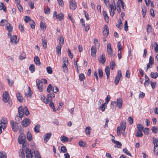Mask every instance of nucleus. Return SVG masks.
Instances as JSON below:
<instances>
[{
	"instance_id": "38",
	"label": "nucleus",
	"mask_w": 158,
	"mask_h": 158,
	"mask_svg": "<svg viewBox=\"0 0 158 158\" xmlns=\"http://www.w3.org/2000/svg\"><path fill=\"white\" fill-rule=\"evenodd\" d=\"M27 137L28 140L30 141L32 139V136L30 132H28L27 134Z\"/></svg>"
},
{
	"instance_id": "56",
	"label": "nucleus",
	"mask_w": 158,
	"mask_h": 158,
	"mask_svg": "<svg viewBox=\"0 0 158 158\" xmlns=\"http://www.w3.org/2000/svg\"><path fill=\"white\" fill-rule=\"evenodd\" d=\"M32 20H31L30 17L29 16H26L25 17V19H24V20L26 23H27L28 22H31V21Z\"/></svg>"
},
{
	"instance_id": "61",
	"label": "nucleus",
	"mask_w": 158,
	"mask_h": 158,
	"mask_svg": "<svg viewBox=\"0 0 158 158\" xmlns=\"http://www.w3.org/2000/svg\"><path fill=\"white\" fill-rule=\"evenodd\" d=\"M152 130V132L154 133V134H156L157 132V128L155 127H153Z\"/></svg>"
},
{
	"instance_id": "21",
	"label": "nucleus",
	"mask_w": 158,
	"mask_h": 158,
	"mask_svg": "<svg viewBox=\"0 0 158 158\" xmlns=\"http://www.w3.org/2000/svg\"><path fill=\"white\" fill-rule=\"evenodd\" d=\"M41 100H43V101L46 104H47L49 102H50L49 100L47 98H46V97L43 95H41Z\"/></svg>"
},
{
	"instance_id": "29",
	"label": "nucleus",
	"mask_w": 158,
	"mask_h": 158,
	"mask_svg": "<svg viewBox=\"0 0 158 158\" xmlns=\"http://www.w3.org/2000/svg\"><path fill=\"white\" fill-rule=\"evenodd\" d=\"M29 69L31 73H34L35 71V67L34 65L33 64H31L29 66Z\"/></svg>"
},
{
	"instance_id": "8",
	"label": "nucleus",
	"mask_w": 158,
	"mask_h": 158,
	"mask_svg": "<svg viewBox=\"0 0 158 158\" xmlns=\"http://www.w3.org/2000/svg\"><path fill=\"white\" fill-rule=\"evenodd\" d=\"M36 82L38 89L40 92H42L43 91L42 88V81L39 79H37L36 81Z\"/></svg>"
},
{
	"instance_id": "19",
	"label": "nucleus",
	"mask_w": 158,
	"mask_h": 158,
	"mask_svg": "<svg viewBox=\"0 0 158 158\" xmlns=\"http://www.w3.org/2000/svg\"><path fill=\"white\" fill-rule=\"evenodd\" d=\"M117 105L118 107L121 108L123 104V101L120 98H118L117 100Z\"/></svg>"
},
{
	"instance_id": "35",
	"label": "nucleus",
	"mask_w": 158,
	"mask_h": 158,
	"mask_svg": "<svg viewBox=\"0 0 158 158\" xmlns=\"http://www.w3.org/2000/svg\"><path fill=\"white\" fill-rule=\"evenodd\" d=\"M107 107V103H105L103 104H102L100 107V108L101 110L102 111H105V108Z\"/></svg>"
},
{
	"instance_id": "42",
	"label": "nucleus",
	"mask_w": 158,
	"mask_h": 158,
	"mask_svg": "<svg viewBox=\"0 0 158 158\" xmlns=\"http://www.w3.org/2000/svg\"><path fill=\"white\" fill-rule=\"evenodd\" d=\"M123 151L125 153L129 155V156H132L131 153L129 152L128 151V150L126 148H123Z\"/></svg>"
},
{
	"instance_id": "1",
	"label": "nucleus",
	"mask_w": 158,
	"mask_h": 158,
	"mask_svg": "<svg viewBox=\"0 0 158 158\" xmlns=\"http://www.w3.org/2000/svg\"><path fill=\"white\" fill-rule=\"evenodd\" d=\"M26 156L27 158H41L40 153L38 151L34 150L31 152L29 148H27L26 150Z\"/></svg>"
},
{
	"instance_id": "18",
	"label": "nucleus",
	"mask_w": 158,
	"mask_h": 158,
	"mask_svg": "<svg viewBox=\"0 0 158 158\" xmlns=\"http://www.w3.org/2000/svg\"><path fill=\"white\" fill-rule=\"evenodd\" d=\"M126 123L125 121H122L120 123V127H121L122 130L124 131H125L126 129Z\"/></svg>"
},
{
	"instance_id": "57",
	"label": "nucleus",
	"mask_w": 158,
	"mask_h": 158,
	"mask_svg": "<svg viewBox=\"0 0 158 158\" xmlns=\"http://www.w3.org/2000/svg\"><path fill=\"white\" fill-rule=\"evenodd\" d=\"M42 44L43 45V47L46 48L47 47V43L46 42V40H42Z\"/></svg>"
},
{
	"instance_id": "58",
	"label": "nucleus",
	"mask_w": 158,
	"mask_h": 158,
	"mask_svg": "<svg viewBox=\"0 0 158 158\" xmlns=\"http://www.w3.org/2000/svg\"><path fill=\"white\" fill-rule=\"evenodd\" d=\"M61 152L63 153H65L67 151V150L66 149L65 147L64 146L61 147Z\"/></svg>"
},
{
	"instance_id": "30",
	"label": "nucleus",
	"mask_w": 158,
	"mask_h": 158,
	"mask_svg": "<svg viewBox=\"0 0 158 158\" xmlns=\"http://www.w3.org/2000/svg\"><path fill=\"white\" fill-rule=\"evenodd\" d=\"M40 127V125L39 124L36 125L34 128V130L35 132L36 133H39L40 132L39 130Z\"/></svg>"
},
{
	"instance_id": "46",
	"label": "nucleus",
	"mask_w": 158,
	"mask_h": 158,
	"mask_svg": "<svg viewBox=\"0 0 158 158\" xmlns=\"http://www.w3.org/2000/svg\"><path fill=\"white\" fill-rule=\"evenodd\" d=\"M40 27L41 29H42L43 30H45L46 27V25L45 23L42 22H41L40 23Z\"/></svg>"
},
{
	"instance_id": "2",
	"label": "nucleus",
	"mask_w": 158,
	"mask_h": 158,
	"mask_svg": "<svg viewBox=\"0 0 158 158\" xmlns=\"http://www.w3.org/2000/svg\"><path fill=\"white\" fill-rule=\"evenodd\" d=\"M2 100L5 103H8L10 106L12 105V102L10 100L9 94L7 92L5 91L3 93Z\"/></svg>"
},
{
	"instance_id": "4",
	"label": "nucleus",
	"mask_w": 158,
	"mask_h": 158,
	"mask_svg": "<svg viewBox=\"0 0 158 158\" xmlns=\"http://www.w3.org/2000/svg\"><path fill=\"white\" fill-rule=\"evenodd\" d=\"M53 17L59 21H61L64 19V15L62 13H60L58 14L56 11L54 12Z\"/></svg>"
},
{
	"instance_id": "20",
	"label": "nucleus",
	"mask_w": 158,
	"mask_h": 158,
	"mask_svg": "<svg viewBox=\"0 0 158 158\" xmlns=\"http://www.w3.org/2000/svg\"><path fill=\"white\" fill-rule=\"evenodd\" d=\"M6 28L8 31H12V26L11 24L7 23L6 24Z\"/></svg>"
},
{
	"instance_id": "9",
	"label": "nucleus",
	"mask_w": 158,
	"mask_h": 158,
	"mask_svg": "<svg viewBox=\"0 0 158 158\" xmlns=\"http://www.w3.org/2000/svg\"><path fill=\"white\" fill-rule=\"evenodd\" d=\"M77 5L76 4V2L73 0H71L70 2L69 7L70 9L72 10H74L76 8Z\"/></svg>"
},
{
	"instance_id": "59",
	"label": "nucleus",
	"mask_w": 158,
	"mask_h": 158,
	"mask_svg": "<svg viewBox=\"0 0 158 158\" xmlns=\"http://www.w3.org/2000/svg\"><path fill=\"white\" fill-rule=\"evenodd\" d=\"M115 64L114 61H112L110 63V67H111V69L113 70L114 69V68L115 67Z\"/></svg>"
},
{
	"instance_id": "16",
	"label": "nucleus",
	"mask_w": 158,
	"mask_h": 158,
	"mask_svg": "<svg viewBox=\"0 0 158 158\" xmlns=\"http://www.w3.org/2000/svg\"><path fill=\"white\" fill-rule=\"evenodd\" d=\"M16 97L19 102H22L23 100V97L19 92H18L16 94Z\"/></svg>"
},
{
	"instance_id": "49",
	"label": "nucleus",
	"mask_w": 158,
	"mask_h": 158,
	"mask_svg": "<svg viewBox=\"0 0 158 158\" xmlns=\"http://www.w3.org/2000/svg\"><path fill=\"white\" fill-rule=\"evenodd\" d=\"M98 75L99 77L102 78L103 76V73L102 70L100 69H98Z\"/></svg>"
},
{
	"instance_id": "63",
	"label": "nucleus",
	"mask_w": 158,
	"mask_h": 158,
	"mask_svg": "<svg viewBox=\"0 0 158 158\" xmlns=\"http://www.w3.org/2000/svg\"><path fill=\"white\" fill-rule=\"evenodd\" d=\"M144 133L146 135H148L149 133V129L148 128H146L143 130Z\"/></svg>"
},
{
	"instance_id": "36",
	"label": "nucleus",
	"mask_w": 158,
	"mask_h": 158,
	"mask_svg": "<svg viewBox=\"0 0 158 158\" xmlns=\"http://www.w3.org/2000/svg\"><path fill=\"white\" fill-rule=\"evenodd\" d=\"M0 10H3V11L6 12V7L4 6L3 4L1 2L0 5Z\"/></svg>"
},
{
	"instance_id": "26",
	"label": "nucleus",
	"mask_w": 158,
	"mask_h": 158,
	"mask_svg": "<svg viewBox=\"0 0 158 158\" xmlns=\"http://www.w3.org/2000/svg\"><path fill=\"white\" fill-rule=\"evenodd\" d=\"M69 139L65 136H62L60 137V140L63 143H65L68 141Z\"/></svg>"
},
{
	"instance_id": "10",
	"label": "nucleus",
	"mask_w": 158,
	"mask_h": 158,
	"mask_svg": "<svg viewBox=\"0 0 158 158\" xmlns=\"http://www.w3.org/2000/svg\"><path fill=\"white\" fill-rule=\"evenodd\" d=\"M91 56L93 57H96L97 52V48L95 46H92L91 48Z\"/></svg>"
},
{
	"instance_id": "44",
	"label": "nucleus",
	"mask_w": 158,
	"mask_h": 158,
	"mask_svg": "<svg viewBox=\"0 0 158 158\" xmlns=\"http://www.w3.org/2000/svg\"><path fill=\"white\" fill-rule=\"evenodd\" d=\"M118 25L117 26L116 25V26L118 27V28H119L120 29H122V26L121 25V24H122V21L120 19H119L118 20Z\"/></svg>"
},
{
	"instance_id": "64",
	"label": "nucleus",
	"mask_w": 158,
	"mask_h": 158,
	"mask_svg": "<svg viewBox=\"0 0 158 158\" xmlns=\"http://www.w3.org/2000/svg\"><path fill=\"white\" fill-rule=\"evenodd\" d=\"M59 91L58 88L56 86H54L53 87L52 91L55 93H56Z\"/></svg>"
},
{
	"instance_id": "31",
	"label": "nucleus",
	"mask_w": 158,
	"mask_h": 158,
	"mask_svg": "<svg viewBox=\"0 0 158 158\" xmlns=\"http://www.w3.org/2000/svg\"><path fill=\"white\" fill-rule=\"evenodd\" d=\"M137 131H143V127L141 124H138L137 125Z\"/></svg>"
},
{
	"instance_id": "47",
	"label": "nucleus",
	"mask_w": 158,
	"mask_h": 158,
	"mask_svg": "<svg viewBox=\"0 0 158 158\" xmlns=\"http://www.w3.org/2000/svg\"><path fill=\"white\" fill-rule=\"evenodd\" d=\"M30 24L32 28L34 29L35 28V23L33 20L31 21V22H30Z\"/></svg>"
},
{
	"instance_id": "52",
	"label": "nucleus",
	"mask_w": 158,
	"mask_h": 158,
	"mask_svg": "<svg viewBox=\"0 0 158 158\" xmlns=\"http://www.w3.org/2000/svg\"><path fill=\"white\" fill-rule=\"evenodd\" d=\"M142 15L143 17H145L146 12V9L145 7H143L142 8Z\"/></svg>"
},
{
	"instance_id": "27",
	"label": "nucleus",
	"mask_w": 158,
	"mask_h": 158,
	"mask_svg": "<svg viewBox=\"0 0 158 158\" xmlns=\"http://www.w3.org/2000/svg\"><path fill=\"white\" fill-rule=\"evenodd\" d=\"M152 143L154 146H158V139L157 138L153 137L152 138Z\"/></svg>"
},
{
	"instance_id": "24",
	"label": "nucleus",
	"mask_w": 158,
	"mask_h": 158,
	"mask_svg": "<svg viewBox=\"0 0 158 158\" xmlns=\"http://www.w3.org/2000/svg\"><path fill=\"white\" fill-rule=\"evenodd\" d=\"M61 45H58L56 48V52L58 56H60L61 55Z\"/></svg>"
},
{
	"instance_id": "48",
	"label": "nucleus",
	"mask_w": 158,
	"mask_h": 158,
	"mask_svg": "<svg viewBox=\"0 0 158 158\" xmlns=\"http://www.w3.org/2000/svg\"><path fill=\"white\" fill-rule=\"evenodd\" d=\"M91 130V129L90 127H86L85 129V133L86 134L88 135L90 134V130Z\"/></svg>"
},
{
	"instance_id": "6",
	"label": "nucleus",
	"mask_w": 158,
	"mask_h": 158,
	"mask_svg": "<svg viewBox=\"0 0 158 158\" xmlns=\"http://www.w3.org/2000/svg\"><path fill=\"white\" fill-rule=\"evenodd\" d=\"M18 110L19 117L22 118L24 114L25 108H24L22 106H20Z\"/></svg>"
},
{
	"instance_id": "3",
	"label": "nucleus",
	"mask_w": 158,
	"mask_h": 158,
	"mask_svg": "<svg viewBox=\"0 0 158 158\" xmlns=\"http://www.w3.org/2000/svg\"><path fill=\"white\" fill-rule=\"evenodd\" d=\"M18 141L19 144H22L24 147L26 146L27 144L25 135L23 134H21L19 135L18 139Z\"/></svg>"
},
{
	"instance_id": "23",
	"label": "nucleus",
	"mask_w": 158,
	"mask_h": 158,
	"mask_svg": "<svg viewBox=\"0 0 158 158\" xmlns=\"http://www.w3.org/2000/svg\"><path fill=\"white\" fill-rule=\"evenodd\" d=\"M105 73L107 76V79L109 77L110 74V69L108 66H106L105 68Z\"/></svg>"
},
{
	"instance_id": "40",
	"label": "nucleus",
	"mask_w": 158,
	"mask_h": 158,
	"mask_svg": "<svg viewBox=\"0 0 158 158\" xmlns=\"http://www.w3.org/2000/svg\"><path fill=\"white\" fill-rule=\"evenodd\" d=\"M117 106L116 103L115 101H113L111 102V107L113 109H114L116 108Z\"/></svg>"
},
{
	"instance_id": "62",
	"label": "nucleus",
	"mask_w": 158,
	"mask_h": 158,
	"mask_svg": "<svg viewBox=\"0 0 158 158\" xmlns=\"http://www.w3.org/2000/svg\"><path fill=\"white\" fill-rule=\"evenodd\" d=\"M49 106L54 111H55L56 110H55V107L53 103L51 102H50Z\"/></svg>"
},
{
	"instance_id": "60",
	"label": "nucleus",
	"mask_w": 158,
	"mask_h": 158,
	"mask_svg": "<svg viewBox=\"0 0 158 158\" xmlns=\"http://www.w3.org/2000/svg\"><path fill=\"white\" fill-rule=\"evenodd\" d=\"M84 13L86 19L87 20H89V15L85 10L84 11Z\"/></svg>"
},
{
	"instance_id": "37",
	"label": "nucleus",
	"mask_w": 158,
	"mask_h": 158,
	"mask_svg": "<svg viewBox=\"0 0 158 158\" xmlns=\"http://www.w3.org/2000/svg\"><path fill=\"white\" fill-rule=\"evenodd\" d=\"M154 153L156 156L158 155V146H154Z\"/></svg>"
},
{
	"instance_id": "50",
	"label": "nucleus",
	"mask_w": 158,
	"mask_h": 158,
	"mask_svg": "<svg viewBox=\"0 0 158 158\" xmlns=\"http://www.w3.org/2000/svg\"><path fill=\"white\" fill-rule=\"evenodd\" d=\"M124 30L126 31H127L128 30V26L127 24V20H125L124 26Z\"/></svg>"
},
{
	"instance_id": "41",
	"label": "nucleus",
	"mask_w": 158,
	"mask_h": 158,
	"mask_svg": "<svg viewBox=\"0 0 158 158\" xmlns=\"http://www.w3.org/2000/svg\"><path fill=\"white\" fill-rule=\"evenodd\" d=\"M142 131H136V136L137 137H141L143 136V134L142 133Z\"/></svg>"
},
{
	"instance_id": "54",
	"label": "nucleus",
	"mask_w": 158,
	"mask_h": 158,
	"mask_svg": "<svg viewBox=\"0 0 158 158\" xmlns=\"http://www.w3.org/2000/svg\"><path fill=\"white\" fill-rule=\"evenodd\" d=\"M7 22V20L5 19H2L0 22V25L1 26H4L5 24Z\"/></svg>"
},
{
	"instance_id": "12",
	"label": "nucleus",
	"mask_w": 158,
	"mask_h": 158,
	"mask_svg": "<svg viewBox=\"0 0 158 158\" xmlns=\"http://www.w3.org/2000/svg\"><path fill=\"white\" fill-rule=\"evenodd\" d=\"M109 29L107 25H105L104 27V30L103 31L104 35L106 36H107L109 34Z\"/></svg>"
},
{
	"instance_id": "32",
	"label": "nucleus",
	"mask_w": 158,
	"mask_h": 158,
	"mask_svg": "<svg viewBox=\"0 0 158 158\" xmlns=\"http://www.w3.org/2000/svg\"><path fill=\"white\" fill-rule=\"evenodd\" d=\"M6 153L3 151L0 152V158H6Z\"/></svg>"
},
{
	"instance_id": "33",
	"label": "nucleus",
	"mask_w": 158,
	"mask_h": 158,
	"mask_svg": "<svg viewBox=\"0 0 158 158\" xmlns=\"http://www.w3.org/2000/svg\"><path fill=\"white\" fill-rule=\"evenodd\" d=\"M34 61L37 65L40 64V59L38 56H37L34 58Z\"/></svg>"
},
{
	"instance_id": "34",
	"label": "nucleus",
	"mask_w": 158,
	"mask_h": 158,
	"mask_svg": "<svg viewBox=\"0 0 158 158\" xmlns=\"http://www.w3.org/2000/svg\"><path fill=\"white\" fill-rule=\"evenodd\" d=\"M117 134L118 136H120L122 134V131H123L121 127H118L117 129Z\"/></svg>"
},
{
	"instance_id": "17",
	"label": "nucleus",
	"mask_w": 158,
	"mask_h": 158,
	"mask_svg": "<svg viewBox=\"0 0 158 158\" xmlns=\"http://www.w3.org/2000/svg\"><path fill=\"white\" fill-rule=\"evenodd\" d=\"M105 56L104 54H102L101 56L99 59V62L100 63H102L104 64L106 61Z\"/></svg>"
},
{
	"instance_id": "39",
	"label": "nucleus",
	"mask_w": 158,
	"mask_h": 158,
	"mask_svg": "<svg viewBox=\"0 0 158 158\" xmlns=\"http://www.w3.org/2000/svg\"><path fill=\"white\" fill-rule=\"evenodd\" d=\"M59 44L58 45L61 46L62 45H63L64 43V38L62 37H60L59 38Z\"/></svg>"
},
{
	"instance_id": "13",
	"label": "nucleus",
	"mask_w": 158,
	"mask_h": 158,
	"mask_svg": "<svg viewBox=\"0 0 158 158\" xmlns=\"http://www.w3.org/2000/svg\"><path fill=\"white\" fill-rule=\"evenodd\" d=\"M52 134L51 133H48L46 134L44 136V139L45 143H47L50 138Z\"/></svg>"
},
{
	"instance_id": "51",
	"label": "nucleus",
	"mask_w": 158,
	"mask_h": 158,
	"mask_svg": "<svg viewBox=\"0 0 158 158\" xmlns=\"http://www.w3.org/2000/svg\"><path fill=\"white\" fill-rule=\"evenodd\" d=\"M46 69L47 72L48 73L51 74L52 73V70L51 67L48 66Z\"/></svg>"
},
{
	"instance_id": "43",
	"label": "nucleus",
	"mask_w": 158,
	"mask_h": 158,
	"mask_svg": "<svg viewBox=\"0 0 158 158\" xmlns=\"http://www.w3.org/2000/svg\"><path fill=\"white\" fill-rule=\"evenodd\" d=\"M52 89H53V87H52V85L51 84H49L48 85V86L47 89V91L48 93H51V91L52 90Z\"/></svg>"
},
{
	"instance_id": "45",
	"label": "nucleus",
	"mask_w": 158,
	"mask_h": 158,
	"mask_svg": "<svg viewBox=\"0 0 158 158\" xmlns=\"http://www.w3.org/2000/svg\"><path fill=\"white\" fill-rule=\"evenodd\" d=\"M85 76L84 74L81 73L79 76V80L81 81H82L85 79Z\"/></svg>"
},
{
	"instance_id": "14",
	"label": "nucleus",
	"mask_w": 158,
	"mask_h": 158,
	"mask_svg": "<svg viewBox=\"0 0 158 158\" xmlns=\"http://www.w3.org/2000/svg\"><path fill=\"white\" fill-rule=\"evenodd\" d=\"M55 95L52 93H50L47 94V98L49 100V101L52 102L53 98L55 97Z\"/></svg>"
},
{
	"instance_id": "5",
	"label": "nucleus",
	"mask_w": 158,
	"mask_h": 158,
	"mask_svg": "<svg viewBox=\"0 0 158 158\" xmlns=\"http://www.w3.org/2000/svg\"><path fill=\"white\" fill-rule=\"evenodd\" d=\"M122 76L121 72L120 70H118L117 74L115 77L114 83L115 85H118L119 82V79Z\"/></svg>"
},
{
	"instance_id": "11",
	"label": "nucleus",
	"mask_w": 158,
	"mask_h": 158,
	"mask_svg": "<svg viewBox=\"0 0 158 158\" xmlns=\"http://www.w3.org/2000/svg\"><path fill=\"white\" fill-rule=\"evenodd\" d=\"M31 123L30 120L29 118H25L23 121L22 123L24 127H26L29 126Z\"/></svg>"
},
{
	"instance_id": "25",
	"label": "nucleus",
	"mask_w": 158,
	"mask_h": 158,
	"mask_svg": "<svg viewBox=\"0 0 158 158\" xmlns=\"http://www.w3.org/2000/svg\"><path fill=\"white\" fill-rule=\"evenodd\" d=\"M32 92L31 90L30 87H29L28 88V93H25V95L26 96L28 97H31V96Z\"/></svg>"
},
{
	"instance_id": "22",
	"label": "nucleus",
	"mask_w": 158,
	"mask_h": 158,
	"mask_svg": "<svg viewBox=\"0 0 158 158\" xmlns=\"http://www.w3.org/2000/svg\"><path fill=\"white\" fill-rule=\"evenodd\" d=\"M7 122V121L6 120V118H3L1 120V123L0 124H1L2 125V124H3V128H6V123Z\"/></svg>"
},
{
	"instance_id": "28",
	"label": "nucleus",
	"mask_w": 158,
	"mask_h": 158,
	"mask_svg": "<svg viewBox=\"0 0 158 158\" xmlns=\"http://www.w3.org/2000/svg\"><path fill=\"white\" fill-rule=\"evenodd\" d=\"M150 76L152 78L156 79L158 76V73L157 72H152L150 74Z\"/></svg>"
},
{
	"instance_id": "55",
	"label": "nucleus",
	"mask_w": 158,
	"mask_h": 158,
	"mask_svg": "<svg viewBox=\"0 0 158 158\" xmlns=\"http://www.w3.org/2000/svg\"><path fill=\"white\" fill-rule=\"evenodd\" d=\"M78 144L79 146L81 147H84L86 144V143L85 142L81 141L79 142Z\"/></svg>"
},
{
	"instance_id": "53",
	"label": "nucleus",
	"mask_w": 158,
	"mask_h": 158,
	"mask_svg": "<svg viewBox=\"0 0 158 158\" xmlns=\"http://www.w3.org/2000/svg\"><path fill=\"white\" fill-rule=\"evenodd\" d=\"M147 31L148 33H150L152 32V28L151 25L149 24H148L147 25Z\"/></svg>"
},
{
	"instance_id": "7",
	"label": "nucleus",
	"mask_w": 158,
	"mask_h": 158,
	"mask_svg": "<svg viewBox=\"0 0 158 158\" xmlns=\"http://www.w3.org/2000/svg\"><path fill=\"white\" fill-rule=\"evenodd\" d=\"M10 123L11 125L12 128L13 130L15 131H17L18 130V126L17 123H15L13 121L10 122Z\"/></svg>"
},
{
	"instance_id": "15",
	"label": "nucleus",
	"mask_w": 158,
	"mask_h": 158,
	"mask_svg": "<svg viewBox=\"0 0 158 158\" xmlns=\"http://www.w3.org/2000/svg\"><path fill=\"white\" fill-rule=\"evenodd\" d=\"M17 38L16 36L13 35L10 37V42L12 44H17L18 41H17Z\"/></svg>"
}]
</instances>
